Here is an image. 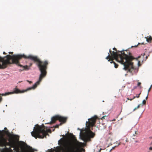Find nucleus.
Returning a JSON list of instances; mask_svg holds the SVG:
<instances>
[{"label": "nucleus", "instance_id": "obj_1", "mask_svg": "<svg viewBox=\"0 0 152 152\" xmlns=\"http://www.w3.org/2000/svg\"><path fill=\"white\" fill-rule=\"evenodd\" d=\"M23 58L26 59H29L34 61L40 71L39 68L38 66V64L39 63L42 66H44L46 74L45 76L42 77V79L46 76L47 73V66L48 64V61H41L37 56L31 55L27 56L24 54L14 55L12 56L7 55L4 57L0 56V69L5 68L8 65L15 64L22 68V69H21L22 71L28 70L30 69V67L27 65L23 66L19 64V60Z\"/></svg>", "mask_w": 152, "mask_h": 152}, {"label": "nucleus", "instance_id": "obj_2", "mask_svg": "<svg viewBox=\"0 0 152 152\" xmlns=\"http://www.w3.org/2000/svg\"><path fill=\"white\" fill-rule=\"evenodd\" d=\"M109 53L111 54V57L112 59H115L116 61L124 65L123 69L128 72L132 73L135 69L133 64L132 61L135 58L132 55L131 53L126 54L124 52V50L118 51L114 52L110 50Z\"/></svg>", "mask_w": 152, "mask_h": 152}, {"label": "nucleus", "instance_id": "obj_3", "mask_svg": "<svg viewBox=\"0 0 152 152\" xmlns=\"http://www.w3.org/2000/svg\"><path fill=\"white\" fill-rule=\"evenodd\" d=\"M0 146L1 147L10 146V148H15L17 142L19 141V136L18 135L11 134L9 132L6 127L4 130L0 131Z\"/></svg>", "mask_w": 152, "mask_h": 152}, {"label": "nucleus", "instance_id": "obj_4", "mask_svg": "<svg viewBox=\"0 0 152 152\" xmlns=\"http://www.w3.org/2000/svg\"><path fill=\"white\" fill-rule=\"evenodd\" d=\"M98 117L96 115L88 119V121H87L86 126L88 129V131L82 133L81 131L80 132V135L82 136L83 139L85 142H87L90 140L91 138H93L95 134L91 131V127L94 126L96 123V120L98 119Z\"/></svg>", "mask_w": 152, "mask_h": 152}, {"label": "nucleus", "instance_id": "obj_5", "mask_svg": "<svg viewBox=\"0 0 152 152\" xmlns=\"http://www.w3.org/2000/svg\"><path fill=\"white\" fill-rule=\"evenodd\" d=\"M38 66L39 68L40 72V74L39 75V80L32 87H29L26 90L23 91H21L18 89L15 88L13 89L12 92H8L5 93L4 94H1L2 96H6L14 93L18 94L23 93L31 89H34L35 88L37 87V86L39 84L42 79V77L45 76L46 74V72L45 70V67L44 66H41L39 63L38 64Z\"/></svg>", "mask_w": 152, "mask_h": 152}, {"label": "nucleus", "instance_id": "obj_6", "mask_svg": "<svg viewBox=\"0 0 152 152\" xmlns=\"http://www.w3.org/2000/svg\"><path fill=\"white\" fill-rule=\"evenodd\" d=\"M63 141H61L60 144H62V146L58 147L55 152H84L85 150L82 148L83 145V143H82V145L80 147L72 146L70 147V145H71V143L69 142V144L66 145L63 143Z\"/></svg>", "mask_w": 152, "mask_h": 152}, {"label": "nucleus", "instance_id": "obj_7", "mask_svg": "<svg viewBox=\"0 0 152 152\" xmlns=\"http://www.w3.org/2000/svg\"><path fill=\"white\" fill-rule=\"evenodd\" d=\"M45 127L43 124L39 126L38 124L34 127L33 131L31 132L32 136L36 139L43 138L48 134V133L45 129Z\"/></svg>", "mask_w": 152, "mask_h": 152}, {"label": "nucleus", "instance_id": "obj_8", "mask_svg": "<svg viewBox=\"0 0 152 152\" xmlns=\"http://www.w3.org/2000/svg\"><path fill=\"white\" fill-rule=\"evenodd\" d=\"M73 140L72 142H68L67 143H65L64 140L61 139L60 140L58 141V145H60L59 147L62 146V144H60L61 141H63L62 142L63 143L68 145L69 144V142H71V145H70L69 146L70 147L77 146L80 147L82 145V142H80L78 141L77 140L76 137H75L74 136H73Z\"/></svg>", "mask_w": 152, "mask_h": 152}, {"label": "nucleus", "instance_id": "obj_9", "mask_svg": "<svg viewBox=\"0 0 152 152\" xmlns=\"http://www.w3.org/2000/svg\"><path fill=\"white\" fill-rule=\"evenodd\" d=\"M67 118L66 117H64L59 115H55L51 118V121L49 123H48L47 124H52L55 123L57 120H58L61 123L60 124V125H61L62 123H65L66 121Z\"/></svg>", "mask_w": 152, "mask_h": 152}, {"label": "nucleus", "instance_id": "obj_10", "mask_svg": "<svg viewBox=\"0 0 152 152\" xmlns=\"http://www.w3.org/2000/svg\"><path fill=\"white\" fill-rule=\"evenodd\" d=\"M145 38L148 42H151L152 40V37L151 36H150L149 37L148 36L146 37Z\"/></svg>", "mask_w": 152, "mask_h": 152}, {"label": "nucleus", "instance_id": "obj_11", "mask_svg": "<svg viewBox=\"0 0 152 152\" xmlns=\"http://www.w3.org/2000/svg\"><path fill=\"white\" fill-rule=\"evenodd\" d=\"M106 58L107 59H109V60H108V61H112V60H114V59H112V58L111 57V56L110 55L109 53H108V56H107L106 57Z\"/></svg>", "mask_w": 152, "mask_h": 152}, {"label": "nucleus", "instance_id": "obj_12", "mask_svg": "<svg viewBox=\"0 0 152 152\" xmlns=\"http://www.w3.org/2000/svg\"><path fill=\"white\" fill-rule=\"evenodd\" d=\"M110 63L112 64L113 63L114 64V67L115 68H117L118 66V64H116L114 61L112 60V61L110 62Z\"/></svg>", "mask_w": 152, "mask_h": 152}, {"label": "nucleus", "instance_id": "obj_13", "mask_svg": "<svg viewBox=\"0 0 152 152\" xmlns=\"http://www.w3.org/2000/svg\"><path fill=\"white\" fill-rule=\"evenodd\" d=\"M141 105V104H139L137 107H136L133 110V111H134L135 110H136L139 108L140 107V106Z\"/></svg>", "mask_w": 152, "mask_h": 152}, {"label": "nucleus", "instance_id": "obj_14", "mask_svg": "<svg viewBox=\"0 0 152 152\" xmlns=\"http://www.w3.org/2000/svg\"><path fill=\"white\" fill-rule=\"evenodd\" d=\"M146 103V100L145 99L143 100L142 102V104L143 105H145Z\"/></svg>", "mask_w": 152, "mask_h": 152}, {"label": "nucleus", "instance_id": "obj_15", "mask_svg": "<svg viewBox=\"0 0 152 152\" xmlns=\"http://www.w3.org/2000/svg\"><path fill=\"white\" fill-rule=\"evenodd\" d=\"M152 87V85H151L150 88H149V89L148 90V95L149 94V92L151 89Z\"/></svg>", "mask_w": 152, "mask_h": 152}, {"label": "nucleus", "instance_id": "obj_16", "mask_svg": "<svg viewBox=\"0 0 152 152\" xmlns=\"http://www.w3.org/2000/svg\"><path fill=\"white\" fill-rule=\"evenodd\" d=\"M117 146H115L113 147L110 150L109 152H111L113 150H114L115 148Z\"/></svg>", "mask_w": 152, "mask_h": 152}, {"label": "nucleus", "instance_id": "obj_17", "mask_svg": "<svg viewBox=\"0 0 152 152\" xmlns=\"http://www.w3.org/2000/svg\"><path fill=\"white\" fill-rule=\"evenodd\" d=\"M141 94V92H140V93L139 94H137L136 96H135V98L136 97H137V98H138L140 97V95Z\"/></svg>", "mask_w": 152, "mask_h": 152}, {"label": "nucleus", "instance_id": "obj_18", "mask_svg": "<svg viewBox=\"0 0 152 152\" xmlns=\"http://www.w3.org/2000/svg\"><path fill=\"white\" fill-rule=\"evenodd\" d=\"M138 133V131H135V132L134 134H133V136H135L137 134V133Z\"/></svg>", "mask_w": 152, "mask_h": 152}, {"label": "nucleus", "instance_id": "obj_19", "mask_svg": "<svg viewBox=\"0 0 152 152\" xmlns=\"http://www.w3.org/2000/svg\"><path fill=\"white\" fill-rule=\"evenodd\" d=\"M59 125H56L54 127L55 128H58L59 126Z\"/></svg>", "mask_w": 152, "mask_h": 152}, {"label": "nucleus", "instance_id": "obj_20", "mask_svg": "<svg viewBox=\"0 0 152 152\" xmlns=\"http://www.w3.org/2000/svg\"><path fill=\"white\" fill-rule=\"evenodd\" d=\"M141 85V83L140 82H138L137 83V86H140Z\"/></svg>", "mask_w": 152, "mask_h": 152}, {"label": "nucleus", "instance_id": "obj_21", "mask_svg": "<svg viewBox=\"0 0 152 152\" xmlns=\"http://www.w3.org/2000/svg\"><path fill=\"white\" fill-rule=\"evenodd\" d=\"M22 152H29L28 150H25L24 151H23Z\"/></svg>", "mask_w": 152, "mask_h": 152}, {"label": "nucleus", "instance_id": "obj_22", "mask_svg": "<svg viewBox=\"0 0 152 152\" xmlns=\"http://www.w3.org/2000/svg\"><path fill=\"white\" fill-rule=\"evenodd\" d=\"M113 50H115V51H116V52L118 51V50H117V49H116L115 48H113Z\"/></svg>", "mask_w": 152, "mask_h": 152}, {"label": "nucleus", "instance_id": "obj_23", "mask_svg": "<svg viewBox=\"0 0 152 152\" xmlns=\"http://www.w3.org/2000/svg\"><path fill=\"white\" fill-rule=\"evenodd\" d=\"M27 81L30 84H31L32 83V82L31 81H30L28 80H27Z\"/></svg>", "mask_w": 152, "mask_h": 152}, {"label": "nucleus", "instance_id": "obj_24", "mask_svg": "<svg viewBox=\"0 0 152 152\" xmlns=\"http://www.w3.org/2000/svg\"><path fill=\"white\" fill-rule=\"evenodd\" d=\"M148 93L147 94V96H146V97L145 98V100H146L148 98Z\"/></svg>", "mask_w": 152, "mask_h": 152}, {"label": "nucleus", "instance_id": "obj_25", "mask_svg": "<svg viewBox=\"0 0 152 152\" xmlns=\"http://www.w3.org/2000/svg\"><path fill=\"white\" fill-rule=\"evenodd\" d=\"M135 98V96H134L133 98L132 99H129V100H130V101H132V100L133 99H134Z\"/></svg>", "mask_w": 152, "mask_h": 152}, {"label": "nucleus", "instance_id": "obj_26", "mask_svg": "<svg viewBox=\"0 0 152 152\" xmlns=\"http://www.w3.org/2000/svg\"><path fill=\"white\" fill-rule=\"evenodd\" d=\"M9 53L10 54H11L12 55L13 54V52H9Z\"/></svg>", "mask_w": 152, "mask_h": 152}, {"label": "nucleus", "instance_id": "obj_27", "mask_svg": "<svg viewBox=\"0 0 152 152\" xmlns=\"http://www.w3.org/2000/svg\"><path fill=\"white\" fill-rule=\"evenodd\" d=\"M149 149L150 150H152V147H150L149 148Z\"/></svg>", "mask_w": 152, "mask_h": 152}, {"label": "nucleus", "instance_id": "obj_28", "mask_svg": "<svg viewBox=\"0 0 152 152\" xmlns=\"http://www.w3.org/2000/svg\"><path fill=\"white\" fill-rule=\"evenodd\" d=\"M3 54H6V53H5V52H4L3 53Z\"/></svg>", "mask_w": 152, "mask_h": 152}, {"label": "nucleus", "instance_id": "obj_29", "mask_svg": "<svg viewBox=\"0 0 152 152\" xmlns=\"http://www.w3.org/2000/svg\"><path fill=\"white\" fill-rule=\"evenodd\" d=\"M17 150H18V151H19V147H18Z\"/></svg>", "mask_w": 152, "mask_h": 152}, {"label": "nucleus", "instance_id": "obj_30", "mask_svg": "<svg viewBox=\"0 0 152 152\" xmlns=\"http://www.w3.org/2000/svg\"><path fill=\"white\" fill-rule=\"evenodd\" d=\"M106 127V125H105L104 126V128H105Z\"/></svg>", "mask_w": 152, "mask_h": 152}, {"label": "nucleus", "instance_id": "obj_31", "mask_svg": "<svg viewBox=\"0 0 152 152\" xmlns=\"http://www.w3.org/2000/svg\"><path fill=\"white\" fill-rule=\"evenodd\" d=\"M31 65H32V64H31L30 66H29L30 67L31 66Z\"/></svg>", "mask_w": 152, "mask_h": 152}, {"label": "nucleus", "instance_id": "obj_32", "mask_svg": "<svg viewBox=\"0 0 152 152\" xmlns=\"http://www.w3.org/2000/svg\"><path fill=\"white\" fill-rule=\"evenodd\" d=\"M127 99L128 100H129V98H127Z\"/></svg>", "mask_w": 152, "mask_h": 152}, {"label": "nucleus", "instance_id": "obj_33", "mask_svg": "<svg viewBox=\"0 0 152 152\" xmlns=\"http://www.w3.org/2000/svg\"><path fill=\"white\" fill-rule=\"evenodd\" d=\"M78 130H80V129L79 128H78Z\"/></svg>", "mask_w": 152, "mask_h": 152}, {"label": "nucleus", "instance_id": "obj_34", "mask_svg": "<svg viewBox=\"0 0 152 152\" xmlns=\"http://www.w3.org/2000/svg\"><path fill=\"white\" fill-rule=\"evenodd\" d=\"M146 58H147V56H146Z\"/></svg>", "mask_w": 152, "mask_h": 152}, {"label": "nucleus", "instance_id": "obj_35", "mask_svg": "<svg viewBox=\"0 0 152 152\" xmlns=\"http://www.w3.org/2000/svg\"><path fill=\"white\" fill-rule=\"evenodd\" d=\"M120 143L119 144H118V145H120Z\"/></svg>", "mask_w": 152, "mask_h": 152}]
</instances>
